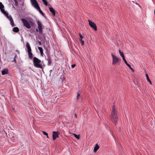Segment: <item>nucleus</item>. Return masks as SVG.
Returning a JSON list of instances; mask_svg holds the SVG:
<instances>
[{"instance_id": "obj_25", "label": "nucleus", "mask_w": 155, "mask_h": 155, "mask_svg": "<svg viewBox=\"0 0 155 155\" xmlns=\"http://www.w3.org/2000/svg\"><path fill=\"white\" fill-rule=\"evenodd\" d=\"M13 1L15 2V5L17 6L18 5V3L17 1L16 0H13Z\"/></svg>"}, {"instance_id": "obj_1", "label": "nucleus", "mask_w": 155, "mask_h": 155, "mask_svg": "<svg viewBox=\"0 0 155 155\" xmlns=\"http://www.w3.org/2000/svg\"><path fill=\"white\" fill-rule=\"evenodd\" d=\"M112 108L110 119L111 121L116 125L118 120V112L114 105L112 106Z\"/></svg>"}, {"instance_id": "obj_17", "label": "nucleus", "mask_w": 155, "mask_h": 155, "mask_svg": "<svg viewBox=\"0 0 155 155\" xmlns=\"http://www.w3.org/2000/svg\"><path fill=\"white\" fill-rule=\"evenodd\" d=\"M13 31L15 32H18L19 31V28L17 27H15L13 29Z\"/></svg>"}, {"instance_id": "obj_15", "label": "nucleus", "mask_w": 155, "mask_h": 155, "mask_svg": "<svg viewBox=\"0 0 155 155\" xmlns=\"http://www.w3.org/2000/svg\"><path fill=\"white\" fill-rule=\"evenodd\" d=\"M146 79L147 81H148L150 84H152V82L149 79V77L148 76V75L147 74H146Z\"/></svg>"}, {"instance_id": "obj_33", "label": "nucleus", "mask_w": 155, "mask_h": 155, "mask_svg": "<svg viewBox=\"0 0 155 155\" xmlns=\"http://www.w3.org/2000/svg\"><path fill=\"white\" fill-rule=\"evenodd\" d=\"M75 116L76 118H77V114H75Z\"/></svg>"}, {"instance_id": "obj_19", "label": "nucleus", "mask_w": 155, "mask_h": 155, "mask_svg": "<svg viewBox=\"0 0 155 155\" xmlns=\"http://www.w3.org/2000/svg\"><path fill=\"white\" fill-rule=\"evenodd\" d=\"M39 12L41 14L43 15H44V14L42 12V11H41V10L40 9V8L39 7V8H36Z\"/></svg>"}, {"instance_id": "obj_29", "label": "nucleus", "mask_w": 155, "mask_h": 155, "mask_svg": "<svg viewBox=\"0 0 155 155\" xmlns=\"http://www.w3.org/2000/svg\"><path fill=\"white\" fill-rule=\"evenodd\" d=\"M48 64H51V61H50V59H48Z\"/></svg>"}, {"instance_id": "obj_12", "label": "nucleus", "mask_w": 155, "mask_h": 155, "mask_svg": "<svg viewBox=\"0 0 155 155\" xmlns=\"http://www.w3.org/2000/svg\"><path fill=\"white\" fill-rule=\"evenodd\" d=\"M99 146L97 144H96L95 146L94 150L93 151L95 153L99 149Z\"/></svg>"}, {"instance_id": "obj_11", "label": "nucleus", "mask_w": 155, "mask_h": 155, "mask_svg": "<svg viewBox=\"0 0 155 155\" xmlns=\"http://www.w3.org/2000/svg\"><path fill=\"white\" fill-rule=\"evenodd\" d=\"M26 47L27 49V51L29 52V51H31V47L29 44L28 43H27L26 44Z\"/></svg>"}, {"instance_id": "obj_2", "label": "nucleus", "mask_w": 155, "mask_h": 155, "mask_svg": "<svg viewBox=\"0 0 155 155\" xmlns=\"http://www.w3.org/2000/svg\"><path fill=\"white\" fill-rule=\"evenodd\" d=\"M4 7V5L1 2H0V9L1 12L5 15L7 18L9 20L10 22L11 25L13 27L15 26V25L12 17L11 15H8V14L6 13L5 10L3 9Z\"/></svg>"}, {"instance_id": "obj_21", "label": "nucleus", "mask_w": 155, "mask_h": 155, "mask_svg": "<svg viewBox=\"0 0 155 155\" xmlns=\"http://www.w3.org/2000/svg\"><path fill=\"white\" fill-rule=\"evenodd\" d=\"M127 65L133 71H134V69L133 68H132L131 66L129 64H128Z\"/></svg>"}, {"instance_id": "obj_3", "label": "nucleus", "mask_w": 155, "mask_h": 155, "mask_svg": "<svg viewBox=\"0 0 155 155\" xmlns=\"http://www.w3.org/2000/svg\"><path fill=\"white\" fill-rule=\"evenodd\" d=\"M21 20L24 25L28 29L30 28L31 26L33 24V22L30 20H28L24 18H22Z\"/></svg>"}, {"instance_id": "obj_8", "label": "nucleus", "mask_w": 155, "mask_h": 155, "mask_svg": "<svg viewBox=\"0 0 155 155\" xmlns=\"http://www.w3.org/2000/svg\"><path fill=\"white\" fill-rule=\"evenodd\" d=\"M32 5L36 8H39V6L36 0H30Z\"/></svg>"}, {"instance_id": "obj_35", "label": "nucleus", "mask_w": 155, "mask_h": 155, "mask_svg": "<svg viewBox=\"0 0 155 155\" xmlns=\"http://www.w3.org/2000/svg\"><path fill=\"white\" fill-rule=\"evenodd\" d=\"M47 138H48V136H47Z\"/></svg>"}, {"instance_id": "obj_4", "label": "nucleus", "mask_w": 155, "mask_h": 155, "mask_svg": "<svg viewBox=\"0 0 155 155\" xmlns=\"http://www.w3.org/2000/svg\"><path fill=\"white\" fill-rule=\"evenodd\" d=\"M41 61L37 58L35 57L33 58V64L36 67L41 68H42L41 65L40 64Z\"/></svg>"}, {"instance_id": "obj_7", "label": "nucleus", "mask_w": 155, "mask_h": 155, "mask_svg": "<svg viewBox=\"0 0 155 155\" xmlns=\"http://www.w3.org/2000/svg\"><path fill=\"white\" fill-rule=\"evenodd\" d=\"M89 25L90 26L93 28L94 30H97V27L96 24L90 20H88Z\"/></svg>"}, {"instance_id": "obj_9", "label": "nucleus", "mask_w": 155, "mask_h": 155, "mask_svg": "<svg viewBox=\"0 0 155 155\" xmlns=\"http://www.w3.org/2000/svg\"><path fill=\"white\" fill-rule=\"evenodd\" d=\"M74 135V137L77 139H79L80 138V136L79 135H77L74 133H71L70 132H68V136H71L72 135Z\"/></svg>"}, {"instance_id": "obj_23", "label": "nucleus", "mask_w": 155, "mask_h": 155, "mask_svg": "<svg viewBox=\"0 0 155 155\" xmlns=\"http://www.w3.org/2000/svg\"><path fill=\"white\" fill-rule=\"evenodd\" d=\"M123 61H124V62L125 64H126V65H127L128 64V63H127L126 60L125 59V57H123Z\"/></svg>"}, {"instance_id": "obj_27", "label": "nucleus", "mask_w": 155, "mask_h": 155, "mask_svg": "<svg viewBox=\"0 0 155 155\" xmlns=\"http://www.w3.org/2000/svg\"><path fill=\"white\" fill-rule=\"evenodd\" d=\"M43 133L44 135H45L47 136H48V134L46 132H45V131H43Z\"/></svg>"}, {"instance_id": "obj_32", "label": "nucleus", "mask_w": 155, "mask_h": 155, "mask_svg": "<svg viewBox=\"0 0 155 155\" xmlns=\"http://www.w3.org/2000/svg\"><path fill=\"white\" fill-rule=\"evenodd\" d=\"M38 44H39V45H41V43L40 42V41H38Z\"/></svg>"}, {"instance_id": "obj_26", "label": "nucleus", "mask_w": 155, "mask_h": 155, "mask_svg": "<svg viewBox=\"0 0 155 155\" xmlns=\"http://www.w3.org/2000/svg\"><path fill=\"white\" fill-rule=\"evenodd\" d=\"M79 36L80 39H82L83 38V36L80 33L79 34Z\"/></svg>"}, {"instance_id": "obj_24", "label": "nucleus", "mask_w": 155, "mask_h": 155, "mask_svg": "<svg viewBox=\"0 0 155 155\" xmlns=\"http://www.w3.org/2000/svg\"><path fill=\"white\" fill-rule=\"evenodd\" d=\"M80 42L81 45H83L84 43V41L82 39H80Z\"/></svg>"}, {"instance_id": "obj_5", "label": "nucleus", "mask_w": 155, "mask_h": 155, "mask_svg": "<svg viewBox=\"0 0 155 155\" xmlns=\"http://www.w3.org/2000/svg\"><path fill=\"white\" fill-rule=\"evenodd\" d=\"M37 22L38 24V28L36 29V31L37 32L38 31L39 32V33L40 34H41L42 33V24L41 23V22L39 21V20H38L37 21Z\"/></svg>"}, {"instance_id": "obj_16", "label": "nucleus", "mask_w": 155, "mask_h": 155, "mask_svg": "<svg viewBox=\"0 0 155 155\" xmlns=\"http://www.w3.org/2000/svg\"><path fill=\"white\" fill-rule=\"evenodd\" d=\"M28 57L30 59H32L33 58V54L31 52V51L28 52Z\"/></svg>"}, {"instance_id": "obj_18", "label": "nucleus", "mask_w": 155, "mask_h": 155, "mask_svg": "<svg viewBox=\"0 0 155 155\" xmlns=\"http://www.w3.org/2000/svg\"><path fill=\"white\" fill-rule=\"evenodd\" d=\"M118 51H119V54H120V56L122 57V58H123V57H125L124 54L123 52H121L120 50H119Z\"/></svg>"}, {"instance_id": "obj_31", "label": "nucleus", "mask_w": 155, "mask_h": 155, "mask_svg": "<svg viewBox=\"0 0 155 155\" xmlns=\"http://www.w3.org/2000/svg\"><path fill=\"white\" fill-rule=\"evenodd\" d=\"M40 53L41 54V56L43 57V54H44L43 52H40Z\"/></svg>"}, {"instance_id": "obj_20", "label": "nucleus", "mask_w": 155, "mask_h": 155, "mask_svg": "<svg viewBox=\"0 0 155 155\" xmlns=\"http://www.w3.org/2000/svg\"><path fill=\"white\" fill-rule=\"evenodd\" d=\"M42 1L44 4L46 6L48 5V3L46 0H42Z\"/></svg>"}, {"instance_id": "obj_6", "label": "nucleus", "mask_w": 155, "mask_h": 155, "mask_svg": "<svg viewBox=\"0 0 155 155\" xmlns=\"http://www.w3.org/2000/svg\"><path fill=\"white\" fill-rule=\"evenodd\" d=\"M113 58L112 64H115L117 63L119 61L118 58L116 56H114L113 54H111Z\"/></svg>"}, {"instance_id": "obj_10", "label": "nucleus", "mask_w": 155, "mask_h": 155, "mask_svg": "<svg viewBox=\"0 0 155 155\" xmlns=\"http://www.w3.org/2000/svg\"><path fill=\"white\" fill-rule=\"evenodd\" d=\"M58 137V133L55 131L53 132V138L54 140H55L57 137Z\"/></svg>"}, {"instance_id": "obj_14", "label": "nucleus", "mask_w": 155, "mask_h": 155, "mask_svg": "<svg viewBox=\"0 0 155 155\" xmlns=\"http://www.w3.org/2000/svg\"><path fill=\"white\" fill-rule=\"evenodd\" d=\"M49 9L50 12L52 13L54 16L55 15V10L51 7H49Z\"/></svg>"}, {"instance_id": "obj_28", "label": "nucleus", "mask_w": 155, "mask_h": 155, "mask_svg": "<svg viewBox=\"0 0 155 155\" xmlns=\"http://www.w3.org/2000/svg\"><path fill=\"white\" fill-rule=\"evenodd\" d=\"M75 65H76L75 64H72L71 65V67H72V68H74V67H75Z\"/></svg>"}, {"instance_id": "obj_34", "label": "nucleus", "mask_w": 155, "mask_h": 155, "mask_svg": "<svg viewBox=\"0 0 155 155\" xmlns=\"http://www.w3.org/2000/svg\"><path fill=\"white\" fill-rule=\"evenodd\" d=\"M154 15H155V10L154 11Z\"/></svg>"}, {"instance_id": "obj_30", "label": "nucleus", "mask_w": 155, "mask_h": 155, "mask_svg": "<svg viewBox=\"0 0 155 155\" xmlns=\"http://www.w3.org/2000/svg\"><path fill=\"white\" fill-rule=\"evenodd\" d=\"M80 96V94L79 93H77V99H78L79 97V96Z\"/></svg>"}, {"instance_id": "obj_22", "label": "nucleus", "mask_w": 155, "mask_h": 155, "mask_svg": "<svg viewBox=\"0 0 155 155\" xmlns=\"http://www.w3.org/2000/svg\"><path fill=\"white\" fill-rule=\"evenodd\" d=\"M38 48L40 51V53L41 52H43V50L42 48L38 47Z\"/></svg>"}, {"instance_id": "obj_13", "label": "nucleus", "mask_w": 155, "mask_h": 155, "mask_svg": "<svg viewBox=\"0 0 155 155\" xmlns=\"http://www.w3.org/2000/svg\"><path fill=\"white\" fill-rule=\"evenodd\" d=\"M8 70L6 69H5L2 71V75H4L5 74H8Z\"/></svg>"}]
</instances>
